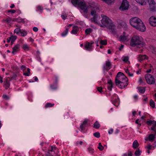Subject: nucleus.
<instances>
[{"mask_svg": "<svg viewBox=\"0 0 156 156\" xmlns=\"http://www.w3.org/2000/svg\"><path fill=\"white\" fill-rule=\"evenodd\" d=\"M130 44V46L132 47H136L139 49L141 48V49L139 50L140 53L142 52L144 47L145 45L142 37L137 35H134L131 38Z\"/></svg>", "mask_w": 156, "mask_h": 156, "instance_id": "obj_1", "label": "nucleus"}, {"mask_svg": "<svg viewBox=\"0 0 156 156\" xmlns=\"http://www.w3.org/2000/svg\"><path fill=\"white\" fill-rule=\"evenodd\" d=\"M115 83L119 88H123L128 85V79L122 73L119 72L116 76Z\"/></svg>", "mask_w": 156, "mask_h": 156, "instance_id": "obj_2", "label": "nucleus"}, {"mask_svg": "<svg viewBox=\"0 0 156 156\" xmlns=\"http://www.w3.org/2000/svg\"><path fill=\"white\" fill-rule=\"evenodd\" d=\"M130 25L137 30L144 32L145 30L146 27L143 22L138 18L135 17L131 18L129 20Z\"/></svg>", "mask_w": 156, "mask_h": 156, "instance_id": "obj_3", "label": "nucleus"}, {"mask_svg": "<svg viewBox=\"0 0 156 156\" xmlns=\"http://www.w3.org/2000/svg\"><path fill=\"white\" fill-rule=\"evenodd\" d=\"M101 23L104 26H105L108 29L112 30L113 33L115 32L114 30L115 26L112 21L106 16H102L101 20Z\"/></svg>", "mask_w": 156, "mask_h": 156, "instance_id": "obj_4", "label": "nucleus"}, {"mask_svg": "<svg viewBox=\"0 0 156 156\" xmlns=\"http://www.w3.org/2000/svg\"><path fill=\"white\" fill-rule=\"evenodd\" d=\"M71 2L74 5H78L84 13L87 12L88 6L83 0H71Z\"/></svg>", "mask_w": 156, "mask_h": 156, "instance_id": "obj_5", "label": "nucleus"}, {"mask_svg": "<svg viewBox=\"0 0 156 156\" xmlns=\"http://www.w3.org/2000/svg\"><path fill=\"white\" fill-rule=\"evenodd\" d=\"M145 78L147 82L149 84H154L156 85V76H153L149 74H147L145 75Z\"/></svg>", "mask_w": 156, "mask_h": 156, "instance_id": "obj_6", "label": "nucleus"}, {"mask_svg": "<svg viewBox=\"0 0 156 156\" xmlns=\"http://www.w3.org/2000/svg\"><path fill=\"white\" fill-rule=\"evenodd\" d=\"M129 6V4L127 0H123L119 8V9L122 11L127 10Z\"/></svg>", "mask_w": 156, "mask_h": 156, "instance_id": "obj_7", "label": "nucleus"}, {"mask_svg": "<svg viewBox=\"0 0 156 156\" xmlns=\"http://www.w3.org/2000/svg\"><path fill=\"white\" fill-rule=\"evenodd\" d=\"M119 40L122 42H126L129 40V36L123 32L122 35L120 36L119 37Z\"/></svg>", "mask_w": 156, "mask_h": 156, "instance_id": "obj_8", "label": "nucleus"}, {"mask_svg": "<svg viewBox=\"0 0 156 156\" xmlns=\"http://www.w3.org/2000/svg\"><path fill=\"white\" fill-rule=\"evenodd\" d=\"M46 155V156H56L58 155V154L53 151V147H51V148H49L48 151Z\"/></svg>", "mask_w": 156, "mask_h": 156, "instance_id": "obj_9", "label": "nucleus"}, {"mask_svg": "<svg viewBox=\"0 0 156 156\" xmlns=\"http://www.w3.org/2000/svg\"><path fill=\"white\" fill-rule=\"evenodd\" d=\"M112 67L111 62L109 61H106L103 67L104 70H108Z\"/></svg>", "mask_w": 156, "mask_h": 156, "instance_id": "obj_10", "label": "nucleus"}, {"mask_svg": "<svg viewBox=\"0 0 156 156\" xmlns=\"http://www.w3.org/2000/svg\"><path fill=\"white\" fill-rule=\"evenodd\" d=\"M100 16L98 15H95L93 18L91 19V20L95 23L99 24L100 23Z\"/></svg>", "mask_w": 156, "mask_h": 156, "instance_id": "obj_11", "label": "nucleus"}, {"mask_svg": "<svg viewBox=\"0 0 156 156\" xmlns=\"http://www.w3.org/2000/svg\"><path fill=\"white\" fill-rule=\"evenodd\" d=\"M149 21L151 25L153 27L156 26V17L152 16L150 18Z\"/></svg>", "mask_w": 156, "mask_h": 156, "instance_id": "obj_12", "label": "nucleus"}, {"mask_svg": "<svg viewBox=\"0 0 156 156\" xmlns=\"http://www.w3.org/2000/svg\"><path fill=\"white\" fill-rule=\"evenodd\" d=\"M94 43L93 42L90 43L89 42H86L84 46L85 49L89 51H92L93 48L92 45Z\"/></svg>", "mask_w": 156, "mask_h": 156, "instance_id": "obj_13", "label": "nucleus"}, {"mask_svg": "<svg viewBox=\"0 0 156 156\" xmlns=\"http://www.w3.org/2000/svg\"><path fill=\"white\" fill-rule=\"evenodd\" d=\"M148 58L147 56L145 55H139L137 57L138 60L140 62L147 59Z\"/></svg>", "mask_w": 156, "mask_h": 156, "instance_id": "obj_14", "label": "nucleus"}, {"mask_svg": "<svg viewBox=\"0 0 156 156\" xmlns=\"http://www.w3.org/2000/svg\"><path fill=\"white\" fill-rule=\"evenodd\" d=\"M146 123L149 126H156V121L154 120H148L146 122Z\"/></svg>", "mask_w": 156, "mask_h": 156, "instance_id": "obj_15", "label": "nucleus"}, {"mask_svg": "<svg viewBox=\"0 0 156 156\" xmlns=\"http://www.w3.org/2000/svg\"><path fill=\"white\" fill-rule=\"evenodd\" d=\"M20 47V45L19 44H17L12 48V53L14 54L15 52L18 51Z\"/></svg>", "mask_w": 156, "mask_h": 156, "instance_id": "obj_16", "label": "nucleus"}, {"mask_svg": "<svg viewBox=\"0 0 156 156\" xmlns=\"http://www.w3.org/2000/svg\"><path fill=\"white\" fill-rule=\"evenodd\" d=\"M13 18L10 17H8L6 19H4L3 20V22H5L6 23H11L12 21L13 22Z\"/></svg>", "mask_w": 156, "mask_h": 156, "instance_id": "obj_17", "label": "nucleus"}, {"mask_svg": "<svg viewBox=\"0 0 156 156\" xmlns=\"http://www.w3.org/2000/svg\"><path fill=\"white\" fill-rule=\"evenodd\" d=\"M10 85L9 80L8 79H6L4 81V86H5V89H7Z\"/></svg>", "mask_w": 156, "mask_h": 156, "instance_id": "obj_18", "label": "nucleus"}, {"mask_svg": "<svg viewBox=\"0 0 156 156\" xmlns=\"http://www.w3.org/2000/svg\"><path fill=\"white\" fill-rule=\"evenodd\" d=\"M13 22H16L19 23H24L23 20L20 17H18V18H13Z\"/></svg>", "mask_w": 156, "mask_h": 156, "instance_id": "obj_19", "label": "nucleus"}, {"mask_svg": "<svg viewBox=\"0 0 156 156\" xmlns=\"http://www.w3.org/2000/svg\"><path fill=\"white\" fill-rule=\"evenodd\" d=\"M79 31V28L77 26H74L73 27V30L71 31L72 34H76Z\"/></svg>", "mask_w": 156, "mask_h": 156, "instance_id": "obj_20", "label": "nucleus"}, {"mask_svg": "<svg viewBox=\"0 0 156 156\" xmlns=\"http://www.w3.org/2000/svg\"><path fill=\"white\" fill-rule=\"evenodd\" d=\"M139 146V144L137 140H135L133 144V147L134 149L136 148Z\"/></svg>", "mask_w": 156, "mask_h": 156, "instance_id": "obj_21", "label": "nucleus"}, {"mask_svg": "<svg viewBox=\"0 0 156 156\" xmlns=\"http://www.w3.org/2000/svg\"><path fill=\"white\" fill-rule=\"evenodd\" d=\"M136 1L141 5L146 4L147 0H136Z\"/></svg>", "mask_w": 156, "mask_h": 156, "instance_id": "obj_22", "label": "nucleus"}, {"mask_svg": "<svg viewBox=\"0 0 156 156\" xmlns=\"http://www.w3.org/2000/svg\"><path fill=\"white\" fill-rule=\"evenodd\" d=\"M43 10V7L40 5H38L36 8V10L42 13Z\"/></svg>", "mask_w": 156, "mask_h": 156, "instance_id": "obj_23", "label": "nucleus"}, {"mask_svg": "<svg viewBox=\"0 0 156 156\" xmlns=\"http://www.w3.org/2000/svg\"><path fill=\"white\" fill-rule=\"evenodd\" d=\"M89 121V119H85L84 120L83 122L81 123L80 127H83V126H85L87 123Z\"/></svg>", "mask_w": 156, "mask_h": 156, "instance_id": "obj_24", "label": "nucleus"}, {"mask_svg": "<svg viewBox=\"0 0 156 156\" xmlns=\"http://www.w3.org/2000/svg\"><path fill=\"white\" fill-rule=\"evenodd\" d=\"M150 10L153 12H156V3L151 5L150 7Z\"/></svg>", "mask_w": 156, "mask_h": 156, "instance_id": "obj_25", "label": "nucleus"}, {"mask_svg": "<svg viewBox=\"0 0 156 156\" xmlns=\"http://www.w3.org/2000/svg\"><path fill=\"white\" fill-rule=\"evenodd\" d=\"M30 69L28 68L27 69V71H25V72H23V75L25 76H29L30 74Z\"/></svg>", "mask_w": 156, "mask_h": 156, "instance_id": "obj_26", "label": "nucleus"}, {"mask_svg": "<svg viewBox=\"0 0 156 156\" xmlns=\"http://www.w3.org/2000/svg\"><path fill=\"white\" fill-rule=\"evenodd\" d=\"M150 50L153 53L155 54L156 53V48L155 47L152 46H151L150 47Z\"/></svg>", "mask_w": 156, "mask_h": 156, "instance_id": "obj_27", "label": "nucleus"}, {"mask_svg": "<svg viewBox=\"0 0 156 156\" xmlns=\"http://www.w3.org/2000/svg\"><path fill=\"white\" fill-rule=\"evenodd\" d=\"M54 103L51 104L50 103L48 102L45 105V107L46 108L52 107L53 106H54Z\"/></svg>", "mask_w": 156, "mask_h": 156, "instance_id": "obj_28", "label": "nucleus"}, {"mask_svg": "<svg viewBox=\"0 0 156 156\" xmlns=\"http://www.w3.org/2000/svg\"><path fill=\"white\" fill-rule=\"evenodd\" d=\"M122 61L125 62H129V57L128 56H123L122 57Z\"/></svg>", "mask_w": 156, "mask_h": 156, "instance_id": "obj_29", "label": "nucleus"}, {"mask_svg": "<svg viewBox=\"0 0 156 156\" xmlns=\"http://www.w3.org/2000/svg\"><path fill=\"white\" fill-rule=\"evenodd\" d=\"M92 30L91 28H89L86 29L85 30V33L86 35L90 34L92 31Z\"/></svg>", "mask_w": 156, "mask_h": 156, "instance_id": "obj_30", "label": "nucleus"}, {"mask_svg": "<svg viewBox=\"0 0 156 156\" xmlns=\"http://www.w3.org/2000/svg\"><path fill=\"white\" fill-rule=\"evenodd\" d=\"M139 92L141 93H144L145 91V89L144 87H138Z\"/></svg>", "mask_w": 156, "mask_h": 156, "instance_id": "obj_31", "label": "nucleus"}, {"mask_svg": "<svg viewBox=\"0 0 156 156\" xmlns=\"http://www.w3.org/2000/svg\"><path fill=\"white\" fill-rule=\"evenodd\" d=\"M20 33L21 34V36L23 37L25 36L27 34L26 31L23 30H21Z\"/></svg>", "mask_w": 156, "mask_h": 156, "instance_id": "obj_32", "label": "nucleus"}, {"mask_svg": "<svg viewBox=\"0 0 156 156\" xmlns=\"http://www.w3.org/2000/svg\"><path fill=\"white\" fill-rule=\"evenodd\" d=\"M148 2L150 6V7L151 5H153L154 4H156L154 0H148Z\"/></svg>", "mask_w": 156, "mask_h": 156, "instance_id": "obj_33", "label": "nucleus"}, {"mask_svg": "<svg viewBox=\"0 0 156 156\" xmlns=\"http://www.w3.org/2000/svg\"><path fill=\"white\" fill-rule=\"evenodd\" d=\"M68 32V29L66 28V30L61 34V36L62 37L66 36Z\"/></svg>", "mask_w": 156, "mask_h": 156, "instance_id": "obj_34", "label": "nucleus"}, {"mask_svg": "<svg viewBox=\"0 0 156 156\" xmlns=\"http://www.w3.org/2000/svg\"><path fill=\"white\" fill-rule=\"evenodd\" d=\"M67 14L65 12H62L61 14V17L62 18V19L63 20H65L67 17Z\"/></svg>", "mask_w": 156, "mask_h": 156, "instance_id": "obj_35", "label": "nucleus"}, {"mask_svg": "<svg viewBox=\"0 0 156 156\" xmlns=\"http://www.w3.org/2000/svg\"><path fill=\"white\" fill-rule=\"evenodd\" d=\"M154 138L155 136L153 134H151L149 136L148 138L150 140L153 141Z\"/></svg>", "mask_w": 156, "mask_h": 156, "instance_id": "obj_36", "label": "nucleus"}, {"mask_svg": "<svg viewBox=\"0 0 156 156\" xmlns=\"http://www.w3.org/2000/svg\"><path fill=\"white\" fill-rule=\"evenodd\" d=\"M17 37L15 36H12V38L11 40V44L12 45L14 42L15 41Z\"/></svg>", "mask_w": 156, "mask_h": 156, "instance_id": "obj_37", "label": "nucleus"}, {"mask_svg": "<svg viewBox=\"0 0 156 156\" xmlns=\"http://www.w3.org/2000/svg\"><path fill=\"white\" fill-rule=\"evenodd\" d=\"M103 2H105V3L109 4L112 3L114 2V0H101Z\"/></svg>", "mask_w": 156, "mask_h": 156, "instance_id": "obj_38", "label": "nucleus"}, {"mask_svg": "<svg viewBox=\"0 0 156 156\" xmlns=\"http://www.w3.org/2000/svg\"><path fill=\"white\" fill-rule=\"evenodd\" d=\"M22 48L25 50H28L29 47L27 44H24L22 47Z\"/></svg>", "mask_w": 156, "mask_h": 156, "instance_id": "obj_39", "label": "nucleus"}, {"mask_svg": "<svg viewBox=\"0 0 156 156\" xmlns=\"http://www.w3.org/2000/svg\"><path fill=\"white\" fill-rule=\"evenodd\" d=\"M21 31V30L20 28H16L14 30V32L17 34H18L20 33Z\"/></svg>", "mask_w": 156, "mask_h": 156, "instance_id": "obj_40", "label": "nucleus"}, {"mask_svg": "<svg viewBox=\"0 0 156 156\" xmlns=\"http://www.w3.org/2000/svg\"><path fill=\"white\" fill-rule=\"evenodd\" d=\"M150 103L151 106L153 108H154L155 107V103L154 102V101L152 100H151L150 102Z\"/></svg>", "mask_w": 156, "mask_h": 156, "instance_id": "obj_41", "label": "nucleus"}, {"mask_svg": "<svg viewBox=\"0 0 156 156\" xmlns=\"http://www.w3.org/2000/svg\"><path fill=\"white\" fill-rule=\"evenodd\" d=\"M99 146L98 147V149L101 151H102L104 149V147L101 145V143H99L98 144Z\"/></svg>", "mask_w": 156, "mask_h": 156, "instance_id": "obj_42", "label": "nucleus"}, {"mask_svg": "<svg viewBox=\"0 0 156 156\" xmlns=\"http://www.w3.org/2000/svg\"><path fill=\"white\" fill-rule=\"evenodd\" d=\"M135 154L136 156H139L140 155V151L139 149H137L135 152Z\"/></svg>", "mask_w": 156, "mask_h": 156, "instance_id": "obj_43", "label": "nucleus"}, {"mask_svg": "<svg viewBox=\"0 0 156 156\" xmlns=\"http://www.w3.org/2000/svg\"><path fill=\"white\" fill-rule=\"evenodd\" d=\"M100 43L101 45H106L107 44V41L106 40H101L100 41Z\"/></svg>", "mask_w": 156, "mask_h": 156, "instance_id": "obj_44", "label": "nucleus"}, {"mask_svg": "<svg viewBox=\"0 0 156 156\" xmlns=\"http://www.w3.org/2000/svg\"><path fill=\"white\" fill-rule=\"evenodd\" d=\"M97 90L100 93H103V91L102 90V88L101 87H97Z\"/></svg>", "mask_w": 156, "mask_h": 156, "instance_id": "obj_45", "label": "nucleus"}, {"mask_svg": "<svg viewBox=\"0 0 156 156\" xmlns=\"http://www.w3.org/2000/svg\"><path fill=\"white\" fill-rule=\"evenodd\" d=\"M147 117V115L146 114H144L141 117V119L144 121V122H145L146 121L145 119Z\"/></svg>", "mask_w": 156, "mask_h": 156, "instance_id": "obj_46", "label": "nucleus"}, {"mask_svg": "<svg viewBox=\"0 0 156 156\" xmlns=\"http://www.w3.org/2000/svg\"><path fill=\"white\" fill-rule=\"evenodd\" d=\"M135 123L138 124V125L140 126H141V120L139 119H137L135 121Z\"/></svg>", "mask_w": 156, "mask_h": 156, "instance_id": "obj_47", "label": "nucleus"}, {"mask_svg": "<svg viewBox=\"0 0 156 156\" xmlns=\"http://www.w3.org/2000/svg\"><path fill=\"white\" fill-rule=\"evenodd\" d=\"M91 14L92 15L94 16L95 15H97L96 14V11L94 10L91 9Z\"/></svg>", "mask_w": 156, "mask_h": 156, "instance_id": "obj_48", "label": "nucleus"}, {"mask_svg": "<svg viewBox=\"0 0 156 156\" xmlns=\"http://www.w3.org/2000/svg\"><path fill=\"white\" fill-rule=\"evenodd\" d=\"M94 135L96 137L99 138L100 137V134L98 132H96L94 133Z\"/></svg>", "mask_w": 156, "mask_h": 156, "instance_id": "obj_49", "label": "nucleus"}, {"mask_svg": "<svg viewBox=\"0 0 156 156\" xmlns=\"http://www.w3.org/2000/svg\"><path fill=\"white\" fill-rule=\"evenodd\" d=\"M100 126V124L98 122L96 121L95 123L94 124V127H99Z\"/></svg>", "mask_w": 156, "mask_h": 156, "instance_id": "obj_50", "label": "nucleus"}, {"mask_svg": "<svg viewBox=\"0 0 156 156\" xmlns=\"http://www.w3.org/2000/svg\"><path fill=\"white\" fill-rule=\"evenodd\" d=\"M113 87V84L109 85V86H108V89L110 91H111L112 90V88Z\"/></svg>", "mask_w": 156, "mask_h": 156, "instance_id": "obj_51", "label": "nucleus"}, {"mask_svg": "<svg viewBox=\"0 0 156 156\" xmlns=\"http://www.w3.org/2000/svg\"><path fill=\"white\" fill-rule=\"evenodd\" d=\"M2 97H3V98H4V99H5V100H8L9 99V97L8 96H7L5 94L3 95Z\"/></svg>", "mask_w": 156, "mask_h": 156, "instance_id": "obj_52", "label": "nucleus"}, {"mask_svg": "<svg viewBox=\"0 0 156 156\" xmlns=\"http://www.w3.org/2000/svg\"><path fill=\"white\" fill-rule=\"evenodd\" d=\"M21 69L23 70V72L25 71L26 67L24 65H22L21 66Z\"/></svg>", "mask_w": 156, "mask_h": 156, "instance_id": "obj_53", "label": "nucleus"}, {"mask_svg": "<svg viewBox=\"0 0 156 156\" xmlns=\"http://www.w3.org/2000/svg\"><path fill=\"white\" fill-rule=\"evenodd\" d=\"M16 11L14 9H10L8 11V12H11L12 13H14L16 12Z\"/></svg>", "mask_w": 156, "mask_h": 156, "instance_id": "obj_54", "label": "nucleus"}, {"mask_svg": "<svg viewBox=\"0 0 156 156\" xmlns=\"http://www.w3.org/2000/svg\"><path fill=\"white\" fill-rule=\"evenodd\" d=\"M151 129L153 132L156 133V127H151Z\"/></svg>", "mask_w": 156, "mask_h": 156, "instance_id": "obj_55", "label": "nucleus"}, {"mask_svg": "<svg viewBox=\"0 0 156 156\" xmlns=\"http://www.w3.org/2000/svg\"><path fill=\"white\" fill-rule=\"evenodd\" d=\"M33 30L35 32L37 31L38 30V28L36 27H33Z\"/></svg>", "mask_w": 156, "mask_h": 156, "instance_id": "obj_56", "label": "nucleus"}, {"mask_svg": "<svg viewBox=\"0 0 156 156\" xmlns=\"http://www.w3.org/2000/svg\"><path fill=\"white\" fill-rule=\"evenodd\" d=\"M12 38V36L10 37H9L7 39V42L8 43L10 42V41H11V40Z\"/></svg>", "mask_w": 156, "mask_h": 156, "instance_id": "obj_57", "label": "nucleus"}, {"mask_svg": "<svg viewBox=\"0 0 156 156\" xmlns=\"http://www.w3.org/2000/svg\"><path fill=\"white\" fill-rule=\"evenodd\" d=\"M108 83L109 85L110 84H113V83H112V81L111 80H108Z\"/></svg>", "mask_w": 156, "mask_h": 156, "instance_id": "obj_58", "label": "nucleus"}, {"mask_svg": "<svg viewBox=\"0 0 156 156\" xmlns=\"http://www.w3.org/2000/svg\"><path fill=\"white\" fill-rule=\"evenodd\" d=\"M88 150L90 152L93 153L94 151V150L90 148H89Z\"/></svg>", "mask_w": 156, "mask_h": 156, "instance_id": "obj_59", "label": "nucleus"}, {"mask_svg": "<svg viewBox=\"0 0 156 156\" xmlns=\"http://www.w3.org/2000/svg\"><path fill=\"white\" fill-rule=\"evenodd\" d=\"M128 76L130 77L133 76V74L131 73H130V72L128 73V74H127Z\"/></svg>", "mask_w": 156, "mask_h": 156, "instance_id": "obj_60", "label": "nucleus"}, {"mask_svg": "<svg viewBox=\"0 0 156 156\" xmlns=\"http://www.w3.org/2000/svg\"><path fill=\"white\" fill-rule=\"evenodd\" d=\"M29 41L30 42L33 43L34 41V40L32 38L30 37L29 38Z\"/></svg>", "mask_w": 156, "mask_h": 156, "instance_id": "obj_61", "label": "nucleus"}, {"mask_svg": "<svg viewBox=\"0 0 156 156\" xmlns=\"http://www.w3.org/2000/svg\"><path fill=\"white\" fill-rule=\"evenodd\" d=\"M113 129H111L110 131H108V133L110 134L112 133L113 132Z\"/></svg>", "mask_w": 156, "mask_h": 156, "instance_id": "obj_62", "label": "nucleus"}, {"mask_svg": "<svg viewBox=\"0 0 156 156\" xmlns=\"http://www.w3.org/2000/svg\"><path fill=\"white\" fill-rule=\"evenodd\" d=\"M141 71L140 69L138 71H137L136 72V73L137 74H140L141 73Z\"/></svg>", "mask_w": 156, "mask_h": 156, "instance_id": "obj_63", "label": "nucleus"}, {"mask_svg": "<svg viewBox=\"0 0 156 156\" xmlns=\"http://www.w3.org/2000/svg\"><path fill=\"white\" fill-rule=\"evenodd\" d=\"M132 152L130 151L128 153V156H132Z\"/></svg>", "mask_w": 156, "mask_h": 156, "instance_id": "obj_64", "label": "nucleus"}]
</instances>
